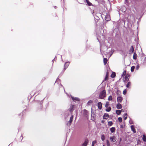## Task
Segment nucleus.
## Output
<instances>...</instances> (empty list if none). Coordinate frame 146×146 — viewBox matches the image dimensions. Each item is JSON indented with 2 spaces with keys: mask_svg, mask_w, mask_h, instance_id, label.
<instances>
[{
  "mask_svg": "<svg viewBox=\"0 0 146 146\" xmlns=\"http://www.w3.org/2000/svg\"><path fill=\"white\" fill-rule=\"evenodd\" d=\"M106 90H103L100 93L99 98L100 99H103L106 97Z\"/></svg>",
  "mask_w": 146,
  "mask_h": 146,
  "instance_id": "obj_1",
  "label": "nucleus"
},
{
  "mask_svg": "<svg viewBox=\"0 0 146 146\" xmlns=\"http://www.w3.org/2000/svg\"><path fill=\"white\" fill-rule=\"evenodd\" d=\"M73 117H74V116L73 115H72L70 117V120L69 121H68L67 123V125L68 126H70L71 123H72V121Z\"/></svg>",
  "mask_w": 146,
  "mask_h": 146,
  "instance_id": "obj_2",
  "label": "nucleus"
},
{
  "mask_svg": "<svg viewBox=\"0 0 146 146\" xmlns=\"http://www.w3.org/2000/svg\"><path fill=\"white\" fill-rule=\"evenodd\" d=\"M75 106V105L71 104L70 105V107L68 110L72 114L73 111L74 110V108Z\"/></svg>",
  "mask_w": 146,
  "mask_h": 146,
  "instance_id": "obj_3",
  "label": "nucleus"
},
{
  "mask_svg": "<svg viewBox=\"0 0 146 146\" xmlns=\"http://www.w3.org/2000/svg\"><path fill=\"white\" fill-rule=\"evenodd\" d=\"M83 114L85 117H88L89 115L88 111L84 109L83 110Z\"/></svg>",
  "mask_w": 146,
  "mask_h": 146,
  "instance_id": "obj_4",
  "label": "nucleus"
},
{
  "mask_svg": "<svg viewBox=\"0 0 146 146\" xmlns=\"http://www.w3.org/2000/svg\"><path fill=\"white\" fill-rule=\"evenodd\" d=\"M70 63V62H66L65 63L64 65V68L63 70V71H64L66 69L68 68L69 65Z\"/></svg>",
  "mask_w": 146,
  "mask_h": 146,
  "instance_id": "obj_5",
  "label": "nucleus"
},
{
  "mask_svg": "<svg viewBox=\"0 0 146 146\" xmlns=\"http://www.w3.org/2000/svg\"><path fill=\"white\" fill-rule=\"evenodd\" d=\"M71 97V98L72 100L74 102H76V101H80V99L78 98L74 97L72 95H70Z\"/></svg>",
  "mask_w": 146,
  "mask_h": 146,
  "instance_id": "obj_6",
  "label": "nucleus"
},
{
  "mask_svg": "<svg viewBox=\"0 0 146 146\" xmlns=\"http://www.w3.org/2000/svg\"><path fill=\"white\" fill-rule=\"evenodd\" d=\"M89 142V141L88 139H85L84 142L82 145V146H86Z\"/></svg>",
  "mask_w": 146,
  "mask_h": 146,
  "instance_id": "obj_7",
  "label": "nucleus"
},
{
  "mask_svg": "<svg viewBox=\"0 0 146 146\" xmlns=\"http://www.w3.org/2000/svg\"><path fill=\"white\" fill-rule=\"evenodd\" d=\"M57 83V84H60V86H61V87H63V86L61 84V83H60V79H59L58 78L56 80V81H55V83ZM64 88V87H63Z\"/></svg>",
  "mask_w": 146,
  "mask_h": 146,
  "instance_id": "obj_8",
  "label": "nucleus"
},
{
  "mask_svg": "<svg viewBox=\"0 0 146 146\" xmlns=\"http://www.w3.org/2000/svg\"><path fill=\"white\" fill-rule=\"evenodd\" d=\"M117 100L119 103H120L123 100V98L121 96H118L117 98Z\"/></svg>",
  "mask_w": 146,
  "mask_h": 146,
  "instance_id": "obj_9",
  "label": "nucleus"
},
{
  "mask_svg": "<svg viewBox=\"0 0 146 146\" xmlns=\"http://www.w3.org/2000/svg\"><path fill=\"white\" fill-rule=\"evenodd\" d=\"M110 139V140L113 142H115L116 141V138L115 136L111 137Z\"/></svg>",
  "mask_w": 146,
  "mask_h": 146,
  "instance_id": "obj_10",
  "label": "nucleus"
},
{
  "mask_svg": "<svg viewBox=\"0 0 146 146\" xmlns=\"http://www.w3.org/2000/svg\"><path fill=\"white\" fill-rule=\"evenodd\" d=\"M98 106L99 110H101L102 108V104L100 102L98 103Z\"/></svg>",
  "mask_w": 146,
  "mask_h": 146,
  "instance_id": "obj_11",
  "label": "nucleus"
},
{
  "mask_svg": "<svg viewBox=\"0 0 146 146\" xmlns=\"http://www.w3.org/2000/svg\"><path fill=\"white\" fill-rule=\"evenodd\" d=\"M109 117V115L106 113H105L103 116V119H107Z\"/></svg>",
  "mask_w": 146,
  "mask_h": 146,
  "instance_id": "obj_12",
  "label": "nucleus"
},
{
  "mask_svg": "<svg viewBox=\"0 0 146 146\" xmlns=\"http://www.w3.org/2000/svg\"><path fill=\"white\" fill-rule=\"evenodd\" d=\"M131 130L134 133H136V131L135 128V126L134 125H131Z\"/></svg>",
  "mask_w": 146,
  "mask_h": 146,
  "instance_id": "obj_13",
  "label": "nucleus"
},
{
  "mask_svg": "<svg viewBox=\"0 0 146 146\" xmlns=\"http://www.w3.org/2000/svg\"><path fill=\"white\" fill-rule=\"evenodd\" d=\"M116 107L117 109H120L122 108V106L120 103H118L116 105Z\"/></svg>",
  "mask_w": 146,
  "mask_h": 146,
  "instance_id": "obj_14",
  "label": "nucleus"
},
{
  "mask_svg": "<svg viewBox=\"0 0 146 146\" xmlns=\"http://www.w3.org/2000/svg\"><path fill=\"white\" fill-rule=\"evenodd\" d=\"M105 20L107 21L110 20V16L108 15H107L105 16Z\"/></svg>",
  "mask_w": 146,
  "mask_h": 146,
  "instance_id": "obj_15",
  "label": "nucleus"
},
{
  "mask_svg": "<svg viewBox=\"0 0 146 146\" xmlns=\"http://www.w3.org/2000/svg\"><path fill=\"white\" fill-rule=\"evenodd\" d=\"M69 113L68 111H65L64 112V116L65 118L68 117L69 116Z\"/></svg>",
  "mask_w": 146,
  "mask_h": 146,
  "instance_id": "obj_16",
  "label": "nucleus"
},
{
  "mask_svg": "<svg viewBox=\"0 0 146 146\" xmlns=\"http://www.w3.org/2000/svg\"><path fill=\"white\" fill-rule=\"evenodd\" d=\"M131 85V83L130 82H128L126 85V87L128 88H130V86Z\"/></svg>",
  "mask_w": 146,
  "mask_h": 146,
  "instance_id": "obj_17",
  "label": "nucleus"
},
{
  "mask_svg": "<svg viewBox=\"0 0 146 146\" xmlns=\"http://www.w3.org/2000/svg\"><path fill=\"white\" fill-rule=\"evenodd\" d=\"M86 1L87 5L88 6H90L92 5V3L90 2L88 0H86Z\"/></svg>",
  "mask_w": 146,
  "mask_h": 146,
  "instance_id": "obj_18",
  "label": "nucleus"
},
{
  "mask_svg": "<svg viewBox=\"0 0 146 146\" xmlns=\"http://www.w3.org/2000/svg\"><path fill=\"white\" fill-rule=\"evenodd\" d=\"M110 130L111 133L114 132L115 131V128L114 127H112L110 129Z\"/></svg>",
  "mask_w": 146,
  "mask_h": 146,
  "instance_id": "obj_19",
  "label": "nucleus"
},
{
  "mask_svg": "<svg viewBox=\"0 0 146 146\" xmlns=\"http://www.w3.org/2000/svg\"><path fill=\"white\" fill-rule=\"evenodd\" d=\"M104 65H106L108 61L107 59L106 58H104L103 59Z\"/></svg>",
  "mask_w": 146,
  "mask_h": 146,
  "instance_id": "obj_20",
  "label": "nucleus"
},
{
  "mask_svg": "<svg viewBox=\"0 0 146 146\" xmlns=\"http://www.w3.org/2000/svg\"><path fill=\"white\" fill-rule=\"evenodd\" d=\"M134 51V48L133 46H131V47L130 49L129 50V52H131V53H133Z\"/></svg>",
  "mask_w": 146,
  "mask_h": 146,
  "instance_id": "obj_21",
  "label": "nucleus"
},
{
  "mask_svg": "<svg viewBox=\"0 0 146 146\" xmlns=\"http://www.w3.org/2000/svg\"><path fill=\"white\" fill-rule=\"evenodd\" d=\"M121 112V110H117L116 111V113L118 115H119L120 114Z\"/></svg>",
  "mask_w": 146,
  "mask_h": 146,
  "instance_id": "obj_22",
  "label": "nucleus"
},
{
  "mask_svg": "<svg viewBox=\"0 0 146 146\" xmlns=\"http://www.w3.org/2000/svg\"><path fill=\"white\" fill-rule=\"evenodd\" d=\"M101 138L102 140V141H104L105 140V136H104V134L102 135L101 136Z\"/></svg>",
  "mask_w": 146,
  "mask_h": 146,
  "instance_id": "obj_23",
  "label": "nucleus"
},
{
  "mask_svg": "<svg viewBox=\"0 0 146 146\" xmlns=\"http://www.w3.org/2000/svg\"><path fill=\"white\" fill-rule=\"evenodd\" d=\"M137 54L135 52L133 54V59H136L137 58Z\"/></svg>",
  "mask_w": 146,
  "mask_h": 146,
  "instance_id": "obj_24",
  "label": "nucleus"
},
{
  "mask_svg": "<svg viewBox=\"0 0 146 146\" xmlns=\"http://www.w3.org/2000/svg\"><path fill=\"white\" fill-rule=\"evenodd\" d=\"M92 103H93L92 101L91 100H90L87 103V104L88 106H90V105Z\"/></svg>",
  "mask_w": 146,
  "mask_h": 146,
  "instance_id": "obj_25",
  "label": "nucleus"
},
{
  "mask_svg": "<svg viewBox=\"0 0 146 146\" xmlns=\"http://www.w3.org/2000/svg\"><path fill=\"white\" fill-rule=\"evenodd\" d=\"M115 76V72H113L111 75V77L112 78H114Z\"/></svg>",
  "mask_w": 146,
  "mask_h": 146,
  "instance_id": "obj_26",
  "label": "nucleus"
},
{
  "mask_svg": "<svg viewBox=\"0 0 146 146\" xmlns=\"http://www.w3.org/2000/svg\"><path fill=\"white\" fill-rule=\"evenodd\" d=\"M108 75L107 73L106 74V76H105V78L104 79L103 81H106L107 80H108Z\"/></svg>",
  "mask_w": 146,
  "mask_h": 146,
  "instance_id": "obj_27",
  "label": "nucleus"
},
{
  "mask_svg": "<svg viewBox=\"0 0 146 146\" xmlns=\"http://www.w3.org/2000/svg\"><path fill=\"white\" fill-rule=\"evenodd\" d=\"M111 108L110 107H108L106 109V111L109 112L111 111Z\"/></svg>",
  "mask_w": 146,
  "mask_h": 146,
  "instance_id": "obj_28",
  "label": "nucleus"
},
{
  "mask_svg": "<svg viewBox=\"0 0 146 146\" xmlns=\"http://www.w3.org/2000/svg\"><path fill=\"white\" fill-rule=\"evenodd\" d=\"M135 66H132L131 67V72H133L134 71Z\"/></svg>",
  "mask_w": 146,
  "mask_h": 146,
  "instance_id": "obj_29",
  "label": "nucleus"
},
{
  "mask_svg": "<svg viewBox=\"0 0 146 146\" xmlns=\"http://www.w3.org/2000/svg\"><path fill=\"white\" fill-rule=\"evenodd\" d=\"M38 103L39 104V105L40 106V109H41V108L42 107V102L39 101H38Z\"/></svg>",
  "mask_w": 146,
  "mask_h": 146,
  "instance_id": "obj_30",
  "label": "nucleus"
},
{
  "mask_svg": "<svg viewBox=\"0 0 146 146\" xmlns=\"http://www.w3.org/2000/svg\"><path fill=\"white\" fill-rule=\"evenodd\" d=\"M112 124H113V122L112 121H110L108 122V125L109 126H111L112 125Z\"/></svg>",
  "mask_w": 146,
  "mask_h": 146,
  "instance_id": "obj_31",
  "label": "nucleus"
},
{
  "mask_svg": "<svg viewBox=\"0 0 146 146\" xmlns=\"http://www.w3.org/2000/svg\"><path fill=\"white\" fill-rule=\"evenodd\" d=\"M142 139L144 141H146V136L144 135H143Z\"/></svg>",
  "mask_w": 146,
  "mask_h": 146,
  "instance_id": "obj_32",
  "label": "nucleus"
},
{
  "mask_svg": "<svg viewBox=\"0 0 146 146\" xmlns=\"http://www.w3.org/2000/svg\"><path fill=\"white\" fill-rule=\"evenodd\" d=\"M107 146H110V144L109 141L108 140H106Z\"/></svg>",
  "mask_w": 146,
  "mask_h": 146,
  "instance_id": "obj_33",
  "label": "nucleus"
},
{
  "mask_svg": "<svg viewBox=\"0 0 146 146\" xmlns=\"http://www.w3.org/2000/svg\"><path fill=\"white\" fill-rule=\"evenodd\" d=\"M108 100L109 101L112 100V96H110L109 97Z\"/></svg>",
  "mask_w": 146,
  "mask_h": 146,
  "instance_id": "obj_34",
  "label": "nucleus"
},
{
  "mask_svg": "<svg viewBox=\"0 0 146 146\" xmlns=\"http://www.w3.org/2000/svg\"><path fill=\"white\" fill-rule=\"evenodd\" d=\"M118 121H119V122L120 123L122 122V118L121 117H118Z\"/></svg>",
  "mask_w": 146,
  "mask_h": 146,
  "instance_id": "obj_35",
  "label": "nucleus"
},
{
  "mask_svg": "<svg viewBox=\"0 0 146 146\" xmlns=\"http://www.w3.org/2000/svg\"><path fill=\"white\" fill-rule=\"evenodd\" d=\"M126 71L125 70L123 71V72L121 76H124L126 75Z\"/></svg>",
  "mask_w": 146,
  "mask_h": 146,
  "instance_id": "obj_36",
  "label": "nucleus"
},
{
  "mask_svg": "<svg viewBox=\"0 0 146 146\" xmlns=\"http://www.w3.org/2000/svg\"><path fill=\"white\" fill-rule=\"evenodd\" d=\"M109 105V102H106V105H105V107H106V108H108Z\"/></svg>",
  "mask_w": 146,
  "mask_h": 146,
  "instance_id": "obj_37",
  "label": "nucleus"
},
{
  "mask_svg": "<svg viewBox=\"0 0 146 146\" xmlns=\"http://www.w3.org/2000/svg\"><path fill=\"white\" fill-rule=\"evenodd\" d=\"M127 91L126 89L124 90L123 92V94L125 95L126 94Z\"/></svg>",
  "mask_w": 146,
  "mask_h": 146,
  "instance_id": "obj_38",
  "label": "nucleus"
},
{
  "mask_svg": "<svg viewBox=\"0 0 146 146\" xmlns=\"http://www.w3.org/2000/svg\"><path fill=\"white\" fill-rule=\"evenodd\" d=\"M123 12H125V11H126V8L125 7H123Z\"/></svg>",
  "mask_w": 146,
  "mask_h": 146,
  "instance_id": "obj_39",
  "label": "nucleus"
},
{
  "mask_svg": "<svg viewBox=\"0 0 146 146\" xmlns=\"http://www.w3.org/2000/svg\"><path fill=\"white\" fill-rule=\"evenodd\" d=\"M128 77H129V75H127L125 76V78L126 80H127V79L128 80H129V78H128Z\"/></svg>",
  "mask_w": 146,
  "mask_h": 146,
  "instance_id": "obj_40",
  "label": "nucleus"
},
{
  "mask_svg": "<svg viewBox=\"0 0 146 146\" xmlns=\"http://www.w3.org/2000/svg\"><path fill=\"white\" fill-rule=\"evenodd\" d=\"M96 143V141H94L92 142V145H94V144Z\"/></svg>",
  "mask_w": 146,
  "mask_h": 146,
  "instance_id": "obj_41",
  "label": "nucleus"
},
{
  "mask_svg": "<svg viewBox=\"0 0 146 146\" xmlns=\"http://www.w3.org/2000/svg\"><path fill=\"white\" fill-rule=\"evenodd\" d=\"M139 68V66L138 65H137L136 67V70H138Z\"/></svg>",
  "mask_w": 146,
  "mask_h": 146,
  "instance_id": "obj_42",
  "label": "nucleus"
},
{
  "mask_svg": "<svg viewBox=\"0 0 146 146\" xmlns=\"http://www.w3.org/2000/svg\"><path fill=\"white\" fill-rule=\"evenodd\" d=\"M129 123L130 124H133V122L131 120H130L129 121Z\"/></svg>",
  "mask_w": 146,
  "mask_h": 146,
  "instance_id": "obj_43",
  "label": "nucleus"
},
{
  "mask_svg": "<svg viewBox=\"0 0 146 146\" xmlns=\"http://www.w3.org/2000/svg\"><path fill=\"white\" fill-rule=\"evenodd\" d=\"M124 117V120H126L127 118V116L125 117L124 116V117Z\"/></svg>",
  "mask_w": 146,
  "mask_h": 146,
  "instance_id": "obj_44",
  "label": "nucleus"
},
{
  "mask_svg": "<svg viewBox=\"0 0 146 146\" xmlns=\"http://www.w3.org/2000/svg\"><path fill=\"white\" fill-rule=\"evenodd\" d=\"M113 50H111V56L113 54Z\"/></svg>",
  "mask_w": 146,
  "mask_h": 146,
  "instance_id": "obj_45",
  "label": "nucleus"
},
{
  "mask_svg": "<svg viewBox=\"0 0 146 146\" xmlns=\"http://www.w3.org/2000/svg\"><path fill=\"white\" fill-rule=\"evenodd\" d=\"M127 113H125L124 114V115H123V117H124V116L125 115L127 116Z\"/></svg>",
  "mask_w": 146,
  "mask_h": 146,
  "instance_id": "obj_46",
  "label": "nucleus"
},
{
  "mask_svg": "<svg viewBox=\"0 0 146 146\" xmlns=\"http://www.w3.org/2000/svg\"><path fill=\"white\" fill-rule=\"evenodd\" d=\"M104 122L105 121L104 120H102L101 121V122L103 123H104Z\"/></svg>",
  "mask_w": 146,
  "mask_h": 146,
  "instance_id": "obj_47",
  "label": "nucleus"
},
{
  "mask_svg": "<svg viewBox=\"0 0 146 146\" xmlns=\"http://www.w3.org/2000/svg\"><path fill=\"white\" fill-rule=\"evenodd\" d=\"M21 115L22 116H23V113H20L19 115Z\"/></svg>",
  "mask_w": 146,
  "mask_h": 146,
  "instance_id": "obj_48",
  "label": "nucleus"
},
{
  "mask_svg": "<svg viewBox=\"0 0 146 146\" xmlns=\"http://www.w3.org/2000/svg\"><path fill=\"white\" fill-rule=\"evenodd\" d=\"M96 17L97 18H98V19H99V18L98 17H97V16H95V17H94V18L95 19H96Z\"/></svg>",
  "mask_w": 146,
  "mask_h": 146,
  "instance_id": "obj_49",
  "label": "nucleus"
},
{
  "mask_svg": "<svg viewBox=\"0 0 146 146\" xmlns=\"http://www.w3.org/2000/svg\"><path fill=\"white\" fill-rule=\"evenodd\" d=\"M127 0H125V3H127Z\"/></svg>",
  "mask_w": 146,
  "mask_h": 146,
  "instance_id": "obj_50",
  "label": "nucleus"
},
{
  "mask_svg": "<svg viewBox=\"0 0 146 146\" xmlns=\"http://www.w3.org/2000/svg\"><path fill=\"white\" fill-rule=\"evenodd\" d=\"M56 57V56H55V58H54V59H53V60H52V62H53L54 61V59H55V58Z\"/></svg>",
  "mask_w": 146,
  "mask_h": 146,
  "instance_id": "obj_51",
  "label": "nucleus"
},
{
  "mask_svg": "<svg viewBox=\"0 0 146 146\" xmlns=\"http://www.w3.org/2000/svg\"><path fill=\"white\" fill-rule=\"evenodd\" d=\"M97 39L98 40V41H99V38L98 37V36H97Z\"/></svg>",
  "mask_w": 146,
  "mask_h": 146,
  "instance_id": "obj_52",
  "label": "nucleus"
},
{
  "mask_svg": "<svg viewBox=\"0 0 146 146\" xmlns=\"http://www.w3.org/2000/svg\"><path fill=\"white\" fill-rule=\"evenodd\" d=\"M102 37L103 38H104V36L103 35H102Z\"/></svg>",
  "mask_w": 146,
  "mask_h": 146,
  "instance_id": "obj_53",
  "label": "nucleus"
},
{
  "mask_svg": "<svg viewBox=\"0 0 146 146\" xmlns=\"http://www.w3.org/2000/svg\"><path fill=\"white\" fill-rule=\"evenodd\" d=\"M145 60L146 61V57L145 58Z\"/></svg>",
  "mask_w": 146,
  "mask_h": 146,
  "instance_id": "obj_54",
  "label": "nucleus"
},
{
  "mask_svg": "<svg viewBox=\"0 0 146 146\" xmlns=\"http://www.w3.org/2000/svg\"><path fill=\"white\" fill-rule=\"evenodd\" d=\"M45 79V78H44L42 79V80H44Z\"/></svg>",
  "mask_w": 146,
  "mask_h": 146,
  "instance_id": "obj_55",
  "label": "nucleus"
},
{
  "mask_svg": "<svg viewBox=\"0 0 146 146\" xmlns=\"http://www.w3.org/2000/svg\"><path fill=\"white\" fill-rule=\"evenodd\" d=\"M121 110V111H123V110L122 109Z\"/></svg>",
  "mask_w": 146,
  "mask_h": 146,
  "instance_id": "obj_56",
  "label": "nucleus"
},
{
  "mask_svg": "<svg viewBox=\"0 0 146 146\" xmlns=\"http://www.w3.org/2000/svg\"><path fill=\"white\" fill-rule=\"evenodd\" d=\"M21 137H22V139H23V137H22V136H21Z\"/></svg>",
  "mask_w": 146,
  "mask_h": 146,
  "instance_id": "obj_57",
  "label": "nucleus"
},
{
  "mask_svg": "<svg viewBox=\"0 0 146 146\" xmlns=\"http://www.w3.org/2000/svg\"><path fill=\"white\" fill-rule=\"evenodd\" d=\"M94 146V145H92V146Z\"/></svg>",
  "mask_w": 146,
  "mask_h": 146,
  "instance_id": "obj_58",
  "label": "nucleus"
},
{
  "mask_svg": "<svg viewBox=\"0 0 146 146\" xmlns=\"http://www.w3.org/2000/svg\"><path fill=\"white\" fill-rule=\"evenodd\" d=\"M62 61H63V60H62Z\"/></svg>",
  "mask_w": 146,
  "mask_h": 146,
  "instance_id": "obj_59",
  "label": "nucleus"
},
{
  "mask_svg": "<svg viewBox=\"0 0 146 146\" xmlns=\"http://www.w3.org/2000/svg\"><path fill=\"white\" fill-rule=\"evenodd\" d=\"M56 7L55 6V7H54V8H55Z\"/></svg>",
  "mask_w": 146,
  "mask_h": 146,
  "instance_id": "obj_60",
  "label": "nucleus"
},
{
  "mask_svg": "<svg viewBox=\"0 0 146 146\" xmlns=\"http://www.w3.org/2000/svg\"><path fill=\"white\" fill-rule=\"evenodd\" d=\"M103 146H105V145H103Z\"/></svg>",
  "mask_w": 146,
  "mask_h": 146,
  "instance_id": "obj_61",
  "label": "nucleus"
}]
</instances>
